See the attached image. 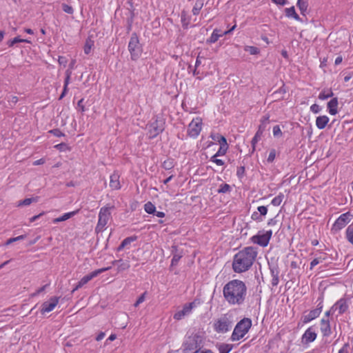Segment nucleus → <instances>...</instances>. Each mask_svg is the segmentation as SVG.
Returning <instances> with one entry per match:
<instances>
[{
    "instance_id": "nucleus-61",
    "label": "nucleus",
    "mask_w": 353,
    "mask_h": 353,
    "mask_svg": "<svg viewBox=\"0 0 353 353\" xmlns=\"http://www.w3.org/2000/svg\"><path fill=\"white\" fill-rule=\"evenodd\" d=\"M45 214V212H43L41 213H40L39 214H37V215H35L32 217H31L30 219V222L32 223L34 221H35L36 220H37L39 217H41V216H43V214Z\"/></svg>"
},
{
    "instance_id": "nucleus-4",
    "label": "nucleus",
    "mask_w": 353,
    "mask_h": 353,
    "mask_svg": "<svg viewBox=\"0 0 353 353\" xmlns=\"http://www.w3.org/2000/svg\"><path fill=\"white\" fill-rule=\"evenodd\" d=\"M132 61L138 60L142 54L143 48L139 42L137 33L134 32L130 37L128 46Z\"/></svg>"
},
{
    "instance_id": "nucleus-58",
    "label": "nucleus",
    "mask_w": 353,
    "mask_h": 353,
    "mask_svg": "<svg viewBox=\"0 0 353 353\" xmlns=\"http://www.w3.org/2000/svg\"><path fill=\"white\" fill-rule=\"evenodd\" d=\"M270 272H271L272 277L279 276V272L277 268H270Z\"/></svg>"
},
{
    "instance_id": "nucleus-34",
    "label": "nucleus",
    "mask_w": 353,
    "mask_h": 353,
    "mask_svg": "<svg viewBox=\"0 0 353 353\" xmlns=\"http://www.w3.org/2000/svg\"><path fill=\"white\" fill-rule=\"evenodd\" d=\"M346 238L353 245V224L347 227L346 230Z\"/></svg>"
},
{
    "instance_id": "nucleus-51",
    "label": "nucleus",
    "mask_w": 353,
    "mask_h": 353,
    "mask_svg": "<svg viewBox=\"0 0 353 353\" xmlns=\"http://www.w3.org/2000/svg\"><path fill=\"white\" fill-rule=\"evenodd\" d=\"M163 167L165 169V170H170L172 168H173V163H172V160H167V161H165L163 163Z\"/></svg>"
},
{
    "instance_id": "nucleus-55",
    "label": "nucleus",
    "mask_w": 353,
    "mask_h": 353,
    "mask_svg": "<svg viewBox=\"0 0 353 353\" xmlns=\"http://www.w3.org/2000/svg\"><path fill=\"white\" fill-rule=\"evenodd\" d=\"M217 141L219 142L220 145L228 146L226 139L223 136H217Z\"/></svg>"
},
{
    "instance_id": "nucleus-13",
    "label": "nucleus",
    "mask_w": 353,
    "mask_h": 353,
    "mask_svg": "<svg viewBox=\"0 0 353 353\" xmlns=\"http://www.w3.org/2000/svg\"><path fill=\"white\" fill-rule=\"evenodd\" d=\"M163 126L161 121H159L156 120L154 122L152 123L149 126V136L150 138H154L158 134L161 133L163 131Z\"/></svg>"
},
{
    "instance_id": "nucleus-24",
    "label": "nucleus",
    "mask_w": 353,
    "mask_h": 353,
    "mask_svg": "<svg viewBox=\"0 0 353 353\" xmlns=\"http://www.w3.org/2000/svg\"><path fill=\"white\" fill-rule=\"evenodd\" d=\"M112 265H117L118 270L119 271H123L128 269L130 268V263L128 261H124L121 259L114 260L112 262Z\"/></svg>"
},
{
    "instance_id": "nucleus-63",
    "label": "nucleus",
    "mask_w": 353,
    "mask_h": 353,
    "mask_svg": "<svg viewBox=\"0 0 353 353\" xmlns=\"http://www.w3.org/2000/svg\"><path fill=\"white\" fill-rule=\"evenodd\" d=\"M279 276H274V277H272L271 283H272V286H276L279 283Z\"/></svg>"
},
{
    "instance_id": "nucleus-12",
    "label": "nucleus",
    "mask_w": 353,
    "mask_h": 353,
    "mask_svg": "<svg viewBox=\"0 0 353 353\" xmlns=\"http://www.w3.org/2000/svg\"><path fill=\"white\" fill-rule=\"evenodd\" d=\"M59 298L57 296H52L48 301H45L41 305V312L45 314L52 311L59 303Z\"/></svg>"
},
{
    "instance_id": "nucleus-50",
    "label": "nucleus",
    "mask_w": 353,
    "mask_h": 353,
    "mask_svg": "<svg viewBox=\"0 0 353 353\" xmlns=\"http://www.w3.org/2000/svg\"><path fill=\"white\" fill-rule=\"evenodd\" d=\"M273 134L274 137H281L282 136V132L281 130V128L279 125H275L273 128Z\"/></svg>"
},
{
    "instance_id": "nucleus-6",
    "label": "nucleus",
    "mask_w": 353,
    "mask_h": 353,
    "mask_svg": "<svg viewBox=\"0 0 353 353\" xmlns=\"http://www.w3.org/2000/svg\"><path fill=\"white\" fill-rule=\"evenodd\" d=\"M272 231L271 230L264 232L263 231H259L257 234L253 236L251 238V241L253 243L258 244L262 247H266L271 239Z\"/></svg>"
},
{
    "instance_id": "nucleus-48",
    "label": "nucleus",
    "mask_w": 353,
    "mask_h": 353,
    "mask_svg": "<svg viewBox=\"0 0 353 353\" xmlns=\"http://www.w3.org/2000/svg\"><path fill=\"white\" fill-rule=\"evenodd\" d=\"M218 156H216L215 154L212 156L210 159V161L215 163L218 165H223L224 161L221 159H217Z\"/></svg>"
},
{
    "instance_id": "nucleus-62",
    "label": "nucleus",
    "mask_w": 353,
    "mask_h": 353,
    "mask_svg": "<svg viewBox=\"0 0 353 353\" xmlns=\"http://www.w3.org/2000/svg\"><path fill=\"white\" fill-rule=\"evenodd\" d=\"M266 125L264 123H261V124L259 125V129L257 131H259L260 133H263V132L265 130V128H266Z\"/></svg>"
},
{
    "instance_id": "nucleus-19",
    "label": "nucleus",
    "mask_w": 353,
    "mask_h": 353,
    "mask_svg": "<svg viewBox=\"0 0 353 353\" xmlns=\"http://www.w3.org/2000/svg\"><path fill=\"white\" fill-rule=\"evenodd\" d=\"M110 186L113 190H119L121 188L119 175L117 173L114 172L110 175Z\"/></svg>"
},
{
    "instance_id": "nucleus-2",
    "label": "nucleus",
    "mask_w": 353,
    "mask_h": 353,
    "mask_svg": "<svg viewBox=\"0 0 353 353\" xmlns=\"http://www.w3.org/2000/svg\"><path fill=\"white\" fill-rule=\"evenodd\" d=\"M257 256L256 248L249 246L239 251L233 257L232 270L236 273L248 271L252 266Z\"/></svg>"
},
{
    "instance_id": "nucleus-52",
    "label": "nucleus",
    "mask_w": 353,
    "mask_h": 353,
    "mask_svg": "<svg viewBox=\"0 0 353 353\" xmlns=\"http://www.w3.org/2000/svg\"><path fill=\"white\" fill-rule=\"evenodd\" d=\"M245 170V169L244 166H241L238 168L236 171V175L239 179H241L244 176Z\"/></svg>"
},
{
    "instance_id": "nucleus-32",
    "label": "nucleus",
    "mask_w": 353,
    "mask_h": 353,
    "mask_svg": "<svg viewBox=\"0 0 353 353\" xmlns=\"http://www.w3.org/2000/svg\"><path fill=\"white\" fill-rule=\"evenodd\" d=\"M333 96V92L331 90H323L319 95V99L321 100H325Z\"/></svg>"
},
{
    "instance_id": "nucleus-57",
    "label": "nucleus",
    "mask_w": 353,
    "mask_h": 353,
    "mask_svg": "<svg viewBox=\"0 0 353 353\" xmlns=\"http://www.w3.org/2000/svg\"><path fill=\"white\" fill-rule=\"evenodd\" d=\"M310 110L312 112L316 114V113L319 112V111L321 110V108H320L319 105H318L317 104H313L312 105H311Z\"/></svg>"
},
{
    "instance_id": "nucleus-41",
    "label": "nucleus",
    "mask_w": 353,
    "mask_h": 353,
    "mask_svg": "<svg viewBox=\"0 0 353 353\" xmlns=\"http://www.w3.org/2000/svg\"><path fill=\"white\" fill-rule=\"evenodd\" d=\"M61 8H62V10H63V12L67 14H72L74 13V9L70 5H68L65 3H63L61 4Z\"/></svg>"
},
{
    "instance_id": "nucleus-43",
    "label": "nucleus",
    "mask_w": 353,
    "mask_h": 353,
    "mask_svg": "<svg viewBox=\"0 0 353 353\" xmlns=\"http://www.w3.org/2000/svg\"><path fill=\"white\" fill-rule=\"evenodd\" d=\"M137 239V236H132L125 238L123 240L122 243L124 244V247L126 248L128 245H129L132 242L136 241Z\"/></svg>"
},
{
    "instance_id": "nucleus-35",
    "label": "nucleus",
    "mask_w": 353,
    "mask_h": 353,
    "mask_svg": "<svg viewBox=\"0 0 353 353\" xmlns=\"http://www.w3.org/2000/svg\"><path fill=\"white\" fill-rule=\"evenodd\" d=\"M203 3L202 1H196V3H195V5H194V6L193 7V9H192L193 14L194 15L199 14L200 10L203 8Z\"/></svg>"
},
{
    "instance_id": "nucleus-8",
    "label": "nucleus",
    "mask_w": 353,
    "mask_h": 353,
    "mask_svg": "<svg viewBox=\"0 0 353 353\" xmlns=\"http://www.w3.org/2000/svg\"><path fill=\"white\" fill-rule=\"evenodd\" d=\"M202 119L200 117L193 119L188 125V134L192 138H196L202 129Z\"/></svg>"
},
{
    "instance_id": "nucleus-42",
    "label": "nucleus",
    "mask_w": 353,
    "mask_h": 353,
    "mask_svg": "<svg viewBox=\"0 0 353 353\" xmlns=\"http://www.w3.org/2000/svg\"><path fill=\"white\" fill-rule=\"evenodd\" d=\"M352 348L349 343L343 344L342 347L339 350L338 353H351Z\"/></svg>"
},
{
    "instance_id": "nucleus-28",
    "label": "nucleus",
    "mask_w": 353,
    "mask_h": 353,
    "mask_svg": "<svg viewBox=\"0 0 353 353\" xmlns=\"http://www.w3.org/2000/svg\"><path fill=\"white\" fill-rule=\"evenodd\" d=\"M233 347V345L221 343L219 345V353H229Z\"/></svg>"
},
{
    "instance_id": "nucleus-1",
    "label": "nucleus",
    "mask_w": 353,
    "mask_h": 353,
    "mask_svg": "<svg viewBox=\"0 0 353 353\" xmlns=\"http://www.w3.org/2000/svg\"><path fill=\"white\" fill-rule=\"evenodd\" d=\"M223 294L224 299L230 305H241L246 299V285L241 280H232L224 285Z\"/></svg>"
},
{
    "instance_id": "nucleus-31",
    "label": "nucleus",
    "mask_w": 353,
    "mask_h": 353,
    "mask_svg": "<svg viewBox=\"0 0 353 353\" xmlns=\"http://www.w3.org/2000/svg\"><path fill=\"white\" fill-rule=\"evenodd\" d=\"M144 210L148 214H154L156 212V207L150 201L147 202L144 205Z\"/></svg>"
},
{
    "instance_id": "nucleus-23",
    "label": "nucleus",
    "mask_w": 353,
    "mask_h": 353,
    "mask_svg": "<svg viewBox=\"0 0 353 353\" xmlns=\"http://www.w3.org/2000/svg\"><path fill=\"white\" fill-rule=\"evenodd\" d=\"M172 253L173 254V257L171 261V265L175 266L177 265L178 261L182 257L181 253L177 252V248L175 245L172 246Z\"/></svg>"
},
{
    "instance_id": "nucleus-9",
    "label": "nucleus",
    "mask_w": 353,
    "mask_h": 353,
    "mask_svg": "<svg viewBox=\"0 0 353 353\" xmlns=\"http://www.w3.org/2000/svg\"><path fill=\"white\" fill-rule=\"evenodd\" d=\"M199 303V302H197L195 300L191 303L185 304L181 310L176 312L174 314V319L176 320H181L184 316L189 315L192 312V309L196 307Z\"/></svg>"
},
{
    "instance_id": "nucleus-26",
    "label": "nucleus",
    "mask_w": 353,
    "mask_h": 353,
    "mask_svg": "<svg viewBox=\"0 0 353 353\" xmlns=\"http://www.w3.org/2000/svg\"><path fill=\"white\" fill-rule=\"evenodd\" d=\"M285 14L288 17H292L294 18V19L297 20V21H299L300 20V17L299 16L296 14V11H295V8L294 6H292L290 8H285Z\"/></svg>"
},
{
    "instance_id": "nucleus-5",
    "label": "nucleus",
    "mask_w": 353,
    "mask_h": 353,
    "mask_svg": "<svg viewBox=\"0 0 353 353\" xmlns=\"http://www.w3.org/2000/svg\"><path fill=\"white\" fill-rule=\"evenodd\" d=\"M113 208L114 206H105L101 208L99 213L98 223L95 228L96 232L99 233L105 230L111 215L110 210Z\"/></svg>"
},
{
    "instance_id": "nucleus-14",
    "label": "nucleus",
    "mask_w": 353,
    "mask_h": 353,
    "mask_svg": "<svg viewBox=\"0 0 353 353\" xmlns=\"http://www.w3.org/2000/svg\"><path fill=\"white\" fill-rule=\"evenodd\" d=\"M322 307L323 305L321 303H320L316 309L310 311V312L307 314L303 316V322L304 323H307L312 321L313 319L317 318L321 313Z\"/></svg>"
},
{
    "instance_id": "nucleus-10",
    "label": "nucleus",
    "mask_w": 353,
    "mask_h": 353,
    "mask_svg": "<svg viewBox=\"0 0 353 353\" xmlns=\"http://www.w3.org/2000/svg\"><path fill=\"white\" fill-rule=\"evenodd\" d=\"M350 216L348 212L341 214L334 222L332 230L337 232L343 228L350 221Z\"/></svg>"
},
{
    "instance_id": "nucleus-27",
    "label": "nucleus",
    "mask_w": 353,
    "mask_h": 353,
    "mask_svg": "<svg viewBox=\"0 0 353 353\" xmlns=\"http://www.w3.org/2000/svg\"><path fill=\"white\" fill-rule=\"evenodd\" d=\"M30 43V41L28 39H21L19 37H16L13 39L8 41L7 44L9 47H12L15 43Z\"/></svg>"
},
{
    "instance_id": "nucleus-44",
    "label": "nucleus",
    "mask_w": 353,
    "mask_h": 353,
    "mask_svg": "<svg viewBox=\"0 0 353 353\" xmlns=\"http://www.w3.org/2000/svg\"><path fill=\"white\" fill-rule=\"evenodd\" d=\"M228 148V146H225V145H220V148L215 155L218 157L224 155L226 153Z\"/></svg>"
},
{
    "instance_id": "nucleus-46",
    "label": "nucleus",
    "mask_w": 353,
    "mask_h": 353,
    "mask_svg": "<svg viewBox=\"0 0 353 353\" xmlns=\"http://www.w3.org/2000/svg\"><path fill=\"white\" fill-rule=\"evenodd\" d=\"M286 93V88H285L284 85H283L282 87H281L278 90H276V92H274L273 94H272V96L274 97V98H277V94H281V96H283V94H285Z\"/></svg>"
},
{
    "instance_id": "nucleus-45",
    "label": "nucleus",
    "mask_w": 353,
    "mask_h": 353,
    "mask_svg": "<svg viewBox=\"0 0 353 353\" xmlns=\"http://www.w3.org/2000/svg\"><path fill=\"white\" fill-rule=\"evenodd\" d=\"M276 150L275 149H272L270 150V153H269V156L267 159V161L268 163H272L274 161L275 159V157H276Z\"/></svg>"
},
{
    "instance_id": "nucleus-15",
    "label": "nucleus",
    "mask_w": 353,
    "mask_h": 353,
    "mask_svg": "<svg viewBox=\"0 0 353 353\" xmlns=\"http://www.w3.org/2000/svg\"><path fill=\"white\" fill-rule=\"evenodd\" d=\"M316 333L312 327L307 328L302 336V342L308 344L316 339Z\"/></svg>"
},
{
    "instance_id": "nucleus-49",
    "label": "nucleus",
    "mask_w": 353,
    "mask_h": 353,
    "mask_svg": "<svg viewBox=\"0 0 353 353\" xmlns=\"http://www.w3.org/2000/svg\"><path fill=\"white\" fill-rule=\"evenodd\" d=\"M145 294H146V292H144L138 298V299L134 304V307H138L139 305V304L142 303L145 301Z\"/></svg>"
},
{
    "instance_id": "nucleus-18",
    "label": "nucleus",
    "mask_w": 353,
    "mask_h": 353,
    "mask_svg": "<svg viewBox=\"0 0 353 353\" xmlns=\"http://www.w3.org/2000/svg\"><path fill=\"white\" fill-rule=\"evenodd\" d=\"M348 307L347 301L345 299H341L332 307V309L338 310L339 313L342 314L347 310Z\"/></svg>"
},
{
    "instance_id": "nucleus-60",
    "label": "nucleus",
    "mask_w": 353,
    "mask_h": 353,
    "mask_svg": "<svg viewBox=\"0 0 353 353\" xmlns=\"http://www.w3.org/2000/svg\"><path fill=\"white\" fill-rule=\"evenodd\" d=\"M321 261H320L319 259H313L310 263V269H312L315 265L319 264Z\"/></svg>"
},
{
    "instance_id": "nucleus-53",
    "label": "nucleus",
    "mask_w": 353,
    "mask_h": 353,
    "mask_svg": "<svg viewBox=\"0 0 353 353\" xmlns=\"http://www.w3.org/2000/svg\"><path fill=\"white\" fill-rule=\"evenodd\" d=\"M252 219L253 220L257 221H263L262 216L258 212H254L252 213Z\"/></svg>"
},
{
    "instance_id": "nucleus-37",
    "label": "nucleus",
    "mask_w": 353,
    "mask_h": 353,
    "mask_svg": "<svg viewBox=\"0 0 353 353\" xmlns=\"http://www.w3.org/2000/svg\"><path fill=\"white\" fill-rule=\"evenodd\" d=\"M284 195L283 194H279L278 196H275L271 201V203L274 206H279L281 205Z\"/></svg>"
},
{
    "instance_id": "nucleus-29",
    "label": "nucleus",
    "mask_w": 353,
    "mask_h": 353,
    "mask_svg": "<svg viewBox=\"0 0 353 353\" xmlns=\"http://www.w3.org/2000/svg\"><path fill=\"white\" fill-rule=\"evenodd\" d=\"M262 133H260L259 131H257L254 135V137L252 138L251 144H252V153L254 152L256 149V144L258 143V141L261 139Z\"/></svg>"
},
{
    "instance_id": "nucleus-25",
    "label": "nucleus",
    "mask_w": 353,
    "mask_h": 353,
    "mask_svg": "<svg viewBox=\"0 0 353 353\" xmlns=\"http://www.w3.org/2000/svg\"><path fill=\"white\" fill-rule=\"evenodd\" d=\"M70 76H71V72L69 70H67L66 71V77H65V79L64 81L63 90V92L59 97L60 99H62L66 94V93L68 92V85L70 82Z\"/></svg>"
},
{
    "instance_id": "nucleus-38",
    "label": "nucleus",
    "mask_w": 353,
    "mask_h": 353,
    "mask_svg": "<svg viewBox=\"0 0 353 353\" xmlns=\"http://www.w3.org/2000/svg\"><path fill=\"white\" fill-rule=\"evenodd\" d=\"M93 45L94 42L92 40L89 39L86 41L83 49L85 54H88L90 53Z\"/></svg>"
},
{
    "instance_id": "nucleus-11",
    "label": "nucleus",
    "mask_w": 353,
    "mask_h": 353,
    "mask_svg": "<svg viewBox=\"0 0 353 353\" xmlns=\"http://www.w3.org/2000/svg\"><path fill=\"white\" fill-rule=\"evenodd\" d=\"M111 267L103 268L98 270H96L91 273L84 276L79 281V287H82L93 278L97 276L99 274L110 270Z\"/></svg>"
},
{
    "instance_id": "nucleus-39",
    "label": "nucleus",
    "mask_w": 353,
    "mask_h": 353,
    "mask_svg": "<svg viewBox=\"0 0 353 353\" xmlns=\"http://www.w3.org/2000/svg\"><path fill=\"white\" fill-rule=\"evenodd\" d=\"M181 21L183 28H185V29L188 28L189 23H190V20L187 17L186 14L185 12L181 13Z\"/></svg>"
},
{
    "instance_id": "nucleus-59",
    "label": "nucleus",
    "mask_w": 353,
    "mask_h": 353,
    "mask_svg": "<svg viewBox=\"0 0 353 353\" xmlns=\"http://www.w3.org/2000/svg\"><path fill=\"white\" fill-rule=\"evenodd\" d=\"M83 99H81L78 101V103H77L78 107L80 108V110L82 112L85 111V108L83 104Z\"/></svg>"
},
{
    "instance_id": "nucleus-7",
    "label": "nucleus",
    "mask_w": 353,
    "mask_h": 353,
    "mask_svg": "<svg viewBox=\"0 0 353 353\" xmlns=\"http://www.w3.org/2000/svg\"><path fill=\"white\" fill-rule=\"evenodd\" d=\"M232 326V321L225 315L219 319L214 323V329L219 333H225L230 330Z\"/></svg>"
},
{
    "instance_id": "nucleus-40",
    "label": "nucleus",
    "mask_w": 353,
    "mask_h": 353,
    "mask_svg": "<svg viewBox=\"0 0 353 353\" xmlns=\"http://www.w3.org/2000/svg\"><path fill=\"white\" fill-rule=\"evenodd\" d=\"M230 190H231L230 186L227 183H224V184H221L219 186V188L218 189L217 192H218V193L223 194V193L229 192Z\"/></svg>"
},
{
    "instance_id": "nucleus-20",
    "label": "nucleus",
    "mask_w": 353,
    "mask_h": 353,
    "mask_svg": "<svg viewBox=\"0 0 353 353\" xmlns=\"http://www.w3.org/2000/svg\"><path fill=\"white\" fill-rule=\"evenodd\" d=\"M329 121V118L325 116H319L316 119V125L319 130H323L325 128Z\"/></svg>"
},
{
    "instance_id": "nucleus-17",
    "label": "nucleus",
    "mask_w": 353,
    "mask_h": 353,
    "mask_svg": "<svg viewBox=\"0 0 353 353\" xmlns=\"http://www.w3.org/2000/svg\"><path fill=\"white\" fill-rule=\"evenodd\" d=\"M321 331L323 336H329L331 335L332 331L328 319L323 318L321 320Z\"/></svg>"
},
{
    "instance_id": "nucleus-16",
    "label": "nucleus",
    "mask_w": 353,
    "mask_h": 353,
    "mask_svg": "<svg viewBox=\"0 0 353 353\" xmlns=\"http://www.w3.org/2000/svg\"><path fill=\"white\" fill-rule=\"evenodd\" d=\"M235 27L236 26H234L231 29L225 31L223 33H219L221 32L219 30L214 29L210 37L206 40V43L210 44L215 43L218 41L219 37L231 32L235 28Z\"/></svg>"
},
{
    "instance_id": "nucleus-21",
    "label": "nucleus",
    "mask_w": 353,
    "mask_h": 353,
    "mask_svg": "<svg viewBox=\"0 0 353 353\" xmlns=\"http://www.w3.org/2000/svg\"><path fill=\"white\" fill-rule=\"evenodd\" d=\"M337 106H338V99L337 98H333L327 103V108L329 110V113L332 115H335L337 114Z\"/></svg>"
},
{
    "instance_id": "nucleus-33",
    "label": "nucleus",
    "mask_w": 353,
    "mask_h": 353,
    "mask_svg": "<svg viewBox=\"0 0 353 353\" xmlns=\"http://www.w3.org/2000/svg\"><path fill=\"white\" fill-rule=\"evenodd\" d=\"M297 6L299 7L301 14H304L307 8V1L306 0H298Z\"/></svg>"
},
{
    "instance_id": "nucleus-30",
    "label": "nucleus",
    "mask_w": 353,
    "mask_h": 353,
    "mask_svg": "<svg viewBox=\"0 0 353 353\" xmlns=\"http://www.w3.org/2000/svg\"><path fill=\"white\" fill-rule=\"evenodd\" d=\"M39 199V196H35V197H32V198H27V199H25L22 201H21L19 203V205H30L32 203L34 202H37Z\"/></svg>"
},
{
    "instance_id": "nucleus-22",
    "label": "nucleus",
    "mask_w": 353,
    "mask_h": 353,
    "mask_svg": "<svg viewBox=\"0 0 353 353\" xmlns=\"http://www.w3.org/2000/svg\"><path fill=\"white\" fill-rule=\"evenodd\" d=\"M78 212H79V210H75V211L70 212L68 213H65L61 216L54 219L52 222L54 223H57L59 222L65 221L72 218V216H74L75 214H77L78 213Z\"/></svg>"
},
{
    "instance_id": "nucleus-3",
    "label": "nucleus",
    "mask_w": 353,
    "mask_h": 353,
    "mask_svg": "<svg viewBox=\"0 0 353 353\" xmlns=\"http://www.w3.org/2000/svg\"><path fill=\"white\" fill-rule=\"evenodd\" d=\"M252 326V321L249 318H243L236 325L230 339L232 341H236L242 338L248 332Z\"/></svg>"
},
{
    "instance_id": "nucleus-56",
    "label": "nucleus",
    "mask_w": 353,
    "mask_h": 353,
    "mask_svg": "<svg viewBox=\"0 0 353 353\" xmlns=\"http://www.w3.org/2000/svg\"><path fill=\"white\" fill-rule=\"evenodd\" d=\"M54 148L60 151H65L68 148V145L64 143H61L54 145Z\"/></svg>"
},
{
    "instance_id": "nucleus-64",
    "label": "nucleus",
    "mask_w": 353,
    "mask_h": 353,
    "mask_svg": "<svg viewBox=\"0 0 353 353\" xmlns=\"http://www.w3.org/2000/svg\"><path fill=\"white\" fill-rule=\"evenodd\" d=\"M194 353H213V352H212V351H211L210 350H197Z\"/></svg>"
},
{
    "instance_id": "nucleus-47",
    "label": "nucleus",
    "mask_w": 353,
    "mask_h": 353,
    "mask_svg": "<svg viewBox=\"0 0 353 353\" xmlns=\"http://www.w3.org/2000/svg\"><path fill=\"white\" fill-rule=\"evenodd\" d=\"M49 133L52 134L54 136L57 137L65 136V134L58 128L50 130Z\"/></svg>"
},
{
    "instance_id": "nucleus-36",
    "label": "nucleus",
    "mask_w": 353,
    "mask_h": 353,
    "mask_svg": "<svg viewBox=\"0 0 353 353\" xmlns=\"http://www.w3.org/2000/svg\"><path fill=\"white\" fill-rule=\"evenodd\" d=\"M244 50L252 55L258 54L260 52L258 48L250 46H245Z\"/></svg>"
},
{
    "instance_id": "nucleus-54",
    "label": "nucleus",
    "mask_w": 353,
    "mask_h": 353,
    "mask_svg": "<svg viewBox=\"0 0 353 353\" xmlns=\"http://www.w3.org/2000/svg\"><path fill=\"white\" fill-rule=\"evenodd\" d=\"M257 210H258V212L261 215V216H265L267 214V212H268V209H267V207L265 206H259L257 208Z\"/></svg>"
}]
</instances>
